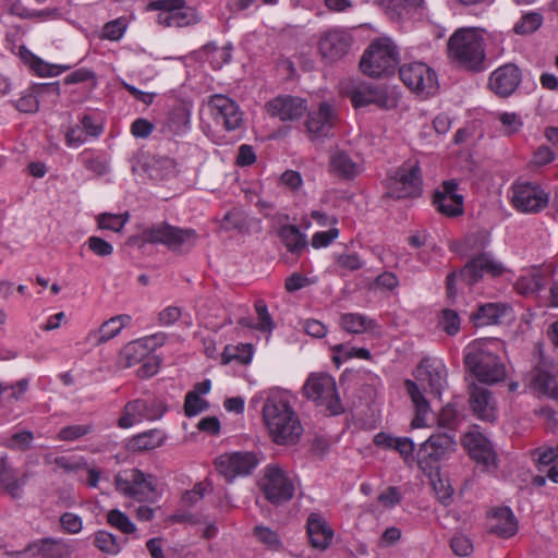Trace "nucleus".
I'll return each instance as SVG.
<instances>
[{
  "label": "nucleus",
  "mask_w": 558,
  "mask_h": 558,
  "mask_svg": "<svg viewBox=\"0 0 558 558\" xmlns=\"http://www.w3.org/2000/svg\"><path fill=\"white\" fill-rule=\"evenodd\" d=\"M126 27L128 24L122 17L107 22L101 29L100 38L111 41L120 40L123 37Z\"/></svg>",
  "instance_id": "nucleus-49"
},
{
  "label": "nucleus",
  "mask_w": 558,
  "mask_h": 558,
  "mask_svg": "<svg viewBox=\"0 0 558 558\" xmlns=\"http://www.w3.org/2000/svg\"><path fill=\"white\" fill-rule=\"evenodd\" d=\"M469 403L473 414L481 421L494 422L496 408L490 390L473 383L469 386Z\"/></svg>",
  "instance_id": "nucleus-25"
},
{
  "label": "nucleus",
  "mask_w": 558,
  "mask_h": 558,
  "mask_svg": "<svg viewBox=\"0 0 558 558\" xmlns=\"http://www.w3.org/2000/svg\"><path fill=\"white\" fill-rule=\"evenodd\" d=\"M15 108L23 113H36L39 110V100L29 86L22 93L21 97L14 102Z\"/></svg>",
  "instance_id": "nucleus-53"
},
{
  "label": "nucleus",
  "mask_w": 558,
  "mask_h": 558,
  "mask_svg": "<svg viewBox=\"0 0 558 558\" xmlns=\"http://www.w3.org/2000/svg\"><path fill=\"white\" fill-rule=\"evenodd\" d=\"M329 167L331 173L344 180H352L359 174L357 163L343 150H338L330 157Z\"/></svg>",
  "instance_id": "nucleus-33"
},
{
  "label": "nucleus",
  "mask_w": 558,
  "mask_h": 558,
  "mask_svg": "<svg viewBox=\"0 0 558 558\" xmlns=\"http://www.w3.org/2000/svg\"><path fill=\"white\" fill-rule=\"evenodd\" d=\"M146 11H159L157 23L165 27H185L199 22L198 14L185 0H154L147 3Z\"/></svg>",
  "instance_id": "nucleus-9"
},
{
  "label": "nucleus",
  "mask_w": 558,
  "mask_h": 558,
  "mask_svg": "<svg viewBox=\"0 0 558 558\" xmlns=\"http://www.w3.org/2000/svg\"><path fill=\"white\" fill-rule=\"evenodd\" d=\"M191 112L185 105H178L169 112L166 128L173 135H180L190 128Z\"/></svg>",
  "instance_id": "nucleus-36"
},
{
  "label": "nucleus",
  "mask_w": 558,
  "mask_h": 558,
  "mask_svg": "<svg viewBox=\"0 0 558 558\" xmlns=\"http://www.w3.org/2000/svg\"><path fill=\"white\" fill-rule=\"evenodd\" d=\"M340 325L350 333H362L373 328L376 324L373 319L359 313H347L341 316Z\"/></svg>",
  "instance_id": "nucleus-40"
},
{
  "label": "nucleus",
  "mask_w": 558,
  "mask_h": 558,
  "mask_svg": "<svg viewBox=\"0 0 558 558\" xmlns=\"http://www.w3.org/2000/svg\"><path fill=\"white\" fill-rule=\"evenodd\" d=\"M148 355L147 349L140 339L129 342L121 350V356L125 360V366L128 367L143 362Z\"/></svg>",
  "instance_id": "nucleus-42"
},
{
  "label": "nucleus",
  "mask_w": 558,
  "mask_h": 558,
  "mask_svg": "<svg viewBox=\"0 0 558 558\" xmlns=\"http://www.w3.org/2000/svg\"><path fill=\"white\" fill-rule=\"evenodd\" d=\"M107 522L112 527L124 534H132L136 531L135 524L119 509H111L107 513Z\"/></svg>",
  "instance_id": "nucleus-45"
},
{
  "label": "nucleus",
  "mask_w": 558,
  "mask_h": 558,
  "mask_svg": "<svg viewBox=\"0 0 558 558\" xmlns=\"http://www.w3.org/2000/svg\"><path fill=\"white\" fill-rule=\"evenodd\" d=\"M254 307L259 320L255 328L260 331H271L275 328V323L268 312L266 302L264 300H257Z\"/></svg>",
  "instance_id": "nucleus-57"
},
{
  "label": "nucleus",
  "mask_w": 558,
  "mask_h": 558,
  "mask_svg": "<svg viewBox=\"0 0 558 558\" xmlns=\"http://www.w3.org/2000/svg\"><path fill=\"white\" fill-rule=\"evenodd\" d=\"M253 351L251 343L228 344L221 354V363L229 364L231 361H238L242 364H248L252 361Z\"/></svg>",
  "instance_id": "nucleus-39"
},
{
  "label": "nucleus",
  "mask_w": 558,
  "mask_h": 558,
  "mask_svg": "<svg viewBox=\"0 0 558 558\" xmlns=\"http://www.w3.org/2000/svg\"><path fill=\"white\" fill-rule=\"evenodd\" d=\"M521 81V70L513 63H507L490 74L488 85L497 96L506 98L517 90Z\"/></svg>",
  "instance_id": "nucleus-21"
},
{
  "label": "nucleus",
  "mask_w": 558,
  "mask_h": 558,
  "mask_svg": "<svg viewBox=\"0 0 558 558\" xmlns=\"http://www.w3.org/2000/svg\"><path fill=\"white\" fill-rule=\"evenodd\" d=\"M423 180L418 162L403 163L389 179L386 196L395 199L416 198L422 195Z\"/></svg>",
  "instance_id": "nucleus-10"
},
{
  "label": "nucleus",
  "mask_w": 558,
  "mask_h": 558,
  "mask_svg": "<svg viewBox=\"0 0 558 558\" xmlns=\"http://www.w3.org/2000/svg\"><path fill=\"white\" fill-rule=\"evenodd\" d=\"M466 369L483 384H495L506 378V368L499 356L482 347H472L464 356Z\"/></svg>",
  "instance_id": "nucleus-7"
},
{
  "label": "nucleus",
  "mask_w": 558,
  "mask_h": 558,
  "mask_svg": "<svg viewBox=\"0 0 558 558\" xmlns=\"http://www.w3.org/2000/svg\"><path fill=\"white\" fill-rule=\"evenodd\" d=\"M209 408V402L197 395L196 391H189L184 399V414L193 417Z\"/></svg>",
  "instance_id": "nucleus-47"
},
{
  "label": "nucleus",
  "mask_w": 558,
  "mask_h": 558,
  "mask_svg": "<svg viewBox=\"0 0 558 558\" xmlns=\"http://www.w3.org/2000/svg\"><path fill=\"white\" fill-rule=\"evenodd\" d=\"M508 306L504 303H485L477 306L470 315V322L475 327H484L500 323L506 315Z\"/></svg>",
  "instance_id": "nucleus-30"
},
{
  "label": "nucleus",
  "mask_w": 558,
  "mask_h": 558,
  "mask_svg": "<svg viewBox=\"0 0 558 558\" xmlns=\"http://www.w3.org/2000/svg\"><path fill=\"white\" fill-rule=\"evenodd\" d=\"M29 68L38 75V76H56L60 74V71H54L57 69V64H50L37 56H32V62L29 63Z\"/></svg>",
  "instance_id": "nucleus-62"
},
{
  "label": "nucleus",
  "mask_w": 558,
  "mask_h": 558,
  "mask_svg": "<svg viewBox=\"0 0 558 558\" xmlns=\"http://www.w3.org/2000/svg\"><path fill=\"white\" fill-rule=\"evenodd\" d=\"M29 476L28 471L20 473L16 469H4L0 471V490L12 499H21Z\"/></svg>",
  "instance_id": "nucleus-28"
},
{
  "label": "nucleus",
  "mask_w": 558,
  "mask_h": 558,
  "mask_svg": "<svg viewBox=\"0 0 558 558\" xmlns=\"http://www.w3.org/2000/svg\"><path fill=\"white\" fill-rule=\"evenodd\" d=\"M156 477L140 469H125L114 476L116 490L138 502H155L157 500Z\"/></svg>",
  "instance_id": "nucleus-4"
},
{
  "label": "nucleus",
  "mask_w": 558,
  "mask_h": 558,
  "mask_svg": "<svg viewBox=\"0 0 558 558\" xmlns=\"http://www.w3.org/2000/svg\"><path fill=\"white\" fill-rule=\"evenodd\" d=\"M543 23V16L538 12H530L517 22L514 25V32L520 35L532 34L537 31Z\"/></svg>",
  "instance_id": "nucleus-46"
},
{
  "label": "nucleus",
  "mask_w": 558,
  "mask_h": 558,
  "mask_svg": "<svg viewBox=\"0 0 558 558\" xmlns=\"http://www.w3.org/2000/svg\"><path fill=\"white\" fill-rule=\"evenodd\" d=\"M45 459L46 462L54 463L58 468L64 470L66 473L76 472L83 470V468H87V461L83 458L60 456L51 459L50 456H46Z\"/></svg>",
  "instance_id": "nucleus-48"
},
{
  "label": "nucleus",
  "mask_w": 558,
  "mask_h": 558,
  "mask_svg": "<svg viewBox=\"0 0 558 558\" xmlns=\"http://www.w3.org/2000/svg\"><path fill=\"white\" fill-rule=\"evenodd\" d=\"M532 387L538 392L558 400V386L555 376L539 362L531 372Z\"/></svg>",
  "instance_id": "nucleus-31"
},
{
  "label": "nucleus",
  "mask_w": 558,
  "mask_h": 558,
  "mask_svg": "<svg viewBox=\"0 0 558 558\" xmlns=\"http://www.w3.org/2000/svg\"><path fill=\"white\" fill-rule=\"evenodd\" d=\"M547 281L548 275L538 269L529 276L518 279L515 289L519 293L524 295L536 294L545 289Z\"/></svg>",
  "instance_id": "nucleus-37"
},
{
  "label": "nucleus",
  "mask_w": 558,
  "mask_h": 558,
  "mask_svg": "<svg viewBox=\"0 0 558 558\" xmlns=\"http://www.w3.org/2000/svg\"><path fill=\"white\" fill-rule=\"evenodd\" d=\"M94 545L107 555L114 556L121 551V545L116 535L105 530H99L95 533Z\"/></svg>",
  "instance_id": "nucleus-41"
},
{
  "label": "nucleus",
  "mask_w": 558,
  "mask_h": 558,
  "mask_svg": "<svg viewBox=\"0 0 558 558\" xmlns=\"http://www.w3.org/2000/svg\"><path fill=\"white\" fill-rule=\"evenodd\" d=\"M386 5L387 10L401 17L404 13H408L412 9H416L421 5L423 0H381Z\"/></svg>",
  "instance_id": "nucleus-54"
},
{
  "label": "nucleus",
  "mask_w": 558,
  "mask_h": 558,
  "mask_svg": "<svg viewBox=\"0 0 558 558\" xmlns=\"http://www.w3.org/2000/svg\"><path fill=\"white\" fill-rule=\"evenodd\" d=\"M93 430L90 425H70L62 427L58 437L61 440L72 441L78 439Z\"/></svg>",
  "instance_id": "nucleus-60"
},
{
  "label": "nucleus",
  "mask_w": 558,
  "mask_h": 558,
  "mask_svg": "<svg viewBox=\"0 0 558 558\" xmlns=\"http://www.w3.org/2000/svg\"><path fill=\"white\" fill-rule=\"evenodd\" d=\"M60 523L63 530L70 534H76L83 529L82 518L72 512H64L60 517Z\"/></svg>",
  "instance_id": "nucleus-63"
},
{
  "label": "nucleus",
  "mask_w": 558,
  "mask_h": 558,
  "mask_svg": "<svg viewBox=\"0 0 558 558\" xmlns=\"http://www.w3.org/2000/svg\"><path fill=\"white\" fill-rule=\"evenodd\" d=\"M457 449L454 434H434L417 450V464L422 470H433L434 464L449 457Z\"/></svg>",
  "instance_id": "nucleus-15"
},
{
  "label": "nucleus",
  "mask_w": 558,
  "mask_h": 558,
  "mask_svg": "<svg viewBox=\"0 0 558 558\" xmlns=\"http://www.w3.org/2000/svg\"><path fill=\"white\" fill-rule=\"evenodd\" d=\"M489 532L502 538L517 534L518 520L509 507H499L494 510Z\"/></svg>",
  "instance_id": "nucleus-29"
},
{
  "label": "nucleus",
  "mask_w": 558,
  "mask_h": 558,
  "mask_svg": "<svg viewBox=\"0 0 558 558\" xmlns=\"http://www.w3.org/2000/svg\"><path fill=\"white\" fill-rule=\"evenodd\" d=\"M462 445L470 458L481 465L483 470L497 469V453L492 441L485 435L480 432H469L464 435Z\"/></svg>",
  "instance_id": "nucleus-20"
},
{
  "label": "nucleus",
  "mask_w": 558,
  "mask_h": 558,
  "mask_svg": "<svg viewBox=\"0 0 558 558\" xmlns=\"http://www.w3.org/2000/svg\"><path fill=\"white\" fill-rule=\"evenodd\" d=\"M88 248L99 257H107L113 253V246L99 236H89L87 240Z\"/></svg>",
  "instance_id": "nucleus-61"
},
{
  "label": "nucleus",
  "mask_w": 558,
  "mask_h": 558,
  "mask_svg": "<svg viewBox=\"0 0 558 558\" xmlns=\"http://www.w3.org/2000/svg\"><path fill=\"white\" fill-rule=\"evenodd\" d=\"M128 219H129L128 213H125L124 216L104 213L97 217V222H98V227L100 229L119 232L123 229Z\"/></svg>",
  "instance_id": "nucleus-51"
},
{
  "label": "nucleus",
  "mask_w": 558,
  "mask_h": 558,
  "mask_svg": "<svg viewBox=\"0 0 558 558\" xmlns=\"http://www.w3.org/2000/svg\"><path fill=\"white\" fill-rule=\"evenodd\" d=\"M120 331L116 319L111 317L105 322L97 331L90 332V337H97L96 343L101 344L114 338Z\"/></svg>",
  "instance_id": "nucleus-55"
},
{
  "label": "nucleus",
  "mask_w": 558,
  "mask_h": 558,
  "mask_svg": "<svg viewBox=\"0 0 558 558\" xmlns=\"http://www.w3.org/2000/svg\"><path fill=\"white\" fill-rule=\"evenodd\" d=\"M506 267L496 260L492 253L482 252L469 258L465 265L459 270L460 279L468 286L477 284L485 275L490 278H498L504 275Z\"/></svg>",
  "instance_id": "nucleus-16"
},
{
  "label": "nucleus",
  "mask_w": 558,
  "mask_h": 558,
  "mask_svg": "<svg viewBox=\"0 0 558 558\" xmlns=\"http://www.w3.org/2000/svg\"><path fill=\"white\" fill-rule=\"evenodd\" d=\"M306 533L311 545L320 550L329 547L333 538V530L326 519L317 512H312L306 520Z\"/></svg>",
  "instance_id": "nucleus-27"
},
{
  "label": "nucleus",
  "mask_w": 558,
  "mask_h": 558,
  "mask_svg": "<svg viewBox=\"0 0 558 558\" xmlns=\"http://www.w3.org/2000/svg\"><path fill=\"white\" fill-rule=\"evenodd\" d=\"M415 378L427 381L430 393L440 397L447 386V369L439 361L423 359L416 367Z\"/></svg>",
  "instance_id": "nucleus-24"
},
{
  "label": "nucleus",
  "mask_w": 558,
  "mask_h": 558,
  "mask_svg": "<svg viewBox=\"0 0 558 558\" xmlns=\"http://www.w3.org/2000/svg\"><path fill=\"white\" fill-rule=\"evenodd\" d=\"M549 195L537 183L524 182L513 185L512 205L525 214L539 213L547 207Z\"/></svg>",
  "instance_id": "nucleus-17"
},
{
  "label": "nucleus",
  "mask_w": 558,
  "mask_h": 558,
  "mask_svg": "<svg viewBox=\"0 0 558 558\" xmlns=\"http://www.w3.org/2000/svg\"><path fill=\"white\" fill-rule=\"evenodd\" d=\"M404 386L416 409V417L412 422V425L414 427H422L424 425V416L429 411V403L415 381L407 379Z\"/></svg>",
  "instance_id": "nucleus-35"
},
{
  "label": "nucleus",
  "mask_w": 558,
  "mask_h": 558,
  "mask_svg": "<svg viewBox=\"0 0 558 558\" xmlns=\"http://www.w3.org/2000/svg\"><path fill=\"white\" fill-rule=\"evenodd\" d=\"M259 464V459L252 451H234L217 457L214 461L216 471L231 483L238 476H247Z\"/></svg>",
  "instance_id": "nucleus-14"
},
{
  "label": "nucleus",
  "mask_w": 558,
  "mask_h": 558,
  "mask_svg": "<svg viewBox=\"0 0 558 558\" xmlns=\"http://www.w3.org/2000/svg\"><path fill=\"white\" fill-rule=\"evenodd\" d=\"M461 319L454 310L444 308L438 315V327L448 336H456L460 331Z\"/></svg>",
  "instance_id": "nucleus-44"
},
{
  "label": "nucleus",
  "mask_w": 558,
  "mask_h": 558,
  "mask_svg": "<svg viewBox=\"0 0 558 558\" xmlns=\"http://www.w3.org/2000/svg\"><path fill=\"white\" fill-rule=\"evenodd\" d=\"M303 395L324 405L332 416L344 412L335 378L328 374H311L303 386Z\"/></svg>",
  "instance_id": "nucleus-8"
},
{
  "label": "nucleus",
  "mask_w": 558,
  "mask_h": 558,
  "mask_svg": "<svg viewBox=\"0 0 558 558\" xmlns=\"http://www.w3.org/2000/svg\"><path fill=\"white\" fill-rule=\"evenodd\" d=\"M28 389V380L21 379L14 384L0 383V402L12 403L22 398Z\"/></svg>",
  "instance_id": "nucleus-43"
},
{
  "label": "nucleus",
  "mask_w": 558,
  "mask_h": 558,
  "mask_svg": "<svg viewBox=\"0 0 558 558\" xmlns=\"http://www.w3.org/2000/svg\"><path fill=\"white\" fill-rule=\"evenodd\" d=\"M163 440L165 434L161 430L149 429L129 439L126 449L132 452L147 451L160 447Z\"/></svg>",
  "instance_id": "nucleus-32"
},
{
  "label": "nucleus",
  "mask_w": 558,
  "mask_h": 558,
  "mask_svg": "<svg viewBox=\"0 0 558 558\" xmlns=\"http://www.w3.org/2000/svg\"><path fill=\"white\" fill-rule=\"evenodd\" d=\"M278 236L287 247L288 252L293 255H300L307 244L306 235L294 225H284L280 227Z\"/></svg>",
  "instance_id": "nucleus-34"
},
{
  "label": "nucleus",
  "mask_w": 558,
  "mask_h": 558,
  "mask_svg": "<svg viewBox=\"0 0 558 558\" xmlns=\"http://www.w3.org/2000/svg\"><path fill=\"white\" fill-rule=\"evenodd\" d=\"M268 113L281 121L300 120L307 111V101L291 95L277 96L266 104Z\"/></svg>",
  "instance_id": "nucleus-22"
},
{
  "label": "nucleus",
  "mask_w": 558,
  "mask_h": 558,
  "mask_svg": "<svg viewBox=\"0 0 558 558\" xmlns=\"http://www.w3.org/2000/svg\"><path fill=\"white\" fill-rule=\"evenodd\" d=\"M347 96L355 109L374 105L380 110L388 111L398 106L395 88L386 84L361 82L348 88Z\"/></svg>",
  "instance_id": "nucleus-6"
},
{
  "label": "nucleus",
  "mask_w": 558,
  "mask_h": 558,
  "mask_svg": "<svg viewBox=\"0 0 558 558\" xmlns=\"http://www.w3.org/2000/svg\"><path fill=\"white\" fill-rule=\"evenodd\" d=\"M34 433L31 430H20L14 433L5 442L11 450L27 451L32 448Z\"/></svg>",
  "instance_id": "nucleus-52"
},
{
  "label": "nucleus",
  "mask_w": 558,
  "mask_h": 558,
  "mask_svg": "<svg viewBox=\"0 0 558 558\" xmlns=\"http://www.w3.org/2000/svg\"><path fill=\"white\" fill-rule=\"evenodd\" d=\"M400 80L416 94L430 96L438 90L436 72L424 62H411L399 68Z\"/></svg>",
  "instance_id": "nucleus-13"
},
{
  "label": "nucleus",
  "mask_w": 558,
  "mask_h": 558,
  "mask_svg": "<svg viewBox=\"0 0 558 558\" xmlns=\"http://www.w3.org/2000/svg\"><path fill=\"white\" fill-rule=\"evenodd\" d=\"M354 38L342 27H330L322 32L317 40L318 53L325 64H335L349 54Z\"/></svg>",
  "instance_id": "nucleus-12"
},
{
  "label": "nucleus",
  "mask_w": 558,
  "mask_h": 558,
  "mask_svg": "<svg viewBox=\"0 0 558 558\" xmlns=\"http://www.w3.org/2000/svg\"><path fill=\"white\" fill-rule=\"evenodd\" d=\"M263 418L277 445H294L302 436V424L290 402L280 397H268L263 407Z\"/></svg>",
  "instance_id": "nucleus-1"
},
{
  "label": "nucleus",
  "mask_w": 558,
  "mask_h": 558,
  "mask_svg": "<svg viewBox=\"0 0 558 558\" xmlns=\"http://www.w3.org/2000/svg\"><path fill=\"white\" fill-rule=\"evenodd\" d=\"M253 534L260 543L271 549H279L281 547V541L278 534L269 527L260 525L255 526Z\"/></svg>",
  "instance_id": "nucleus-56"
},
{
  "label": "nucleus",
  "mask_w": 558,
  "mask_h": 558,
  "mask_svg": "<svg viewBox=\"0 0 558 558\" xmlns=\"http://www.w3.org/2000/svg\"><path fill=\"white\" fill-rule=\"evenodd\" d=\"M25 551H32L41 558H71L72 547L63 539L43 538L29 544L25 550L8 553L9 555L21 556Z\"/></svg>",
  "instance_id": "nucleus-26"
},
{
  "label": "nucleus",
  "mask_w": 558,
  "mask_h": 558,
  "mask_svg": "<svg viewBox=\"0 0 558 558\" xmlns=\"http://www.w3.org/2000/svg\"><path fill=\"white\" fill-rule=\"evenodd\" d=\"M258 486L265 498L275 506L290 501L295 490L293 481L278 464H268L264 469Z\"/></svg>",
  "instance_id": "nucleus-11"
},
{
  "label": "nucleus",
  "mask_w": 558,
  "mask_h": 558,
  "mask_svg": "<svg viewBox=\"0 0 558 558\" xmlns=\"http://www.w3.org/2000/svg\"><path fill=\"white\" fill-rule=\"evenodd\" d=\"M447 56L466 71L483 72L486 69L485 39L476 28H458L447 41Z\"/></svg>",
  "instance_id": "nucleus-2"
},
{
  "label": "nucleus",
  "mask_w": 558,
  "mask_h": 558,
  "mask_svg": "<svg viewBox=\"0 0 558 558\" xmlns=\"http://www.w3.org/2000/svg\"><path fill=\"white\" fill-rule=\"evenodd\" d=\"M430 484L437 496L438 501L448 507L452 504L454 489L448 477H444L437 469L435 474L430 475Z\"/></svg>",
  "instance_id": "nucleus-38"
},
{
  "label": "nucleus",
  "mask_w": 558,
  "mask_h": 558,
  "mask_svg": "<svg viewBox=\"0 0 558 558\" xmlns=\"http://www.w3.org/2000/svg\"><path fill=\"white\" fill-rule=\"evenodd\" d=\"M336 121L337 112L335 108L329 102L323 101L316 110L308 111L305 125L308 133L315 137H327Z\"/></svg>",
  "instance_id": "nucleus-23"
},
{
  "label": "nucleus",
  "mask_w": 558,
  "mask_h": 558,
  "mask_svg": "<svg viewBox=\"0 0 558 558\" xmlns=\"http://www.w3.org/2000/svg\"><path fill=\"white\" fill-rule=\"evenodd\" d=\"M399 52L392 44L373 43L360 60L361 71L371 77L390 76L399 66Z\"/></svg>",
  "instance_id": "nucleus-5"
},
{
  "label": "nucleus",
  "mask_w": 558,
  "mask_h": 558,
  "mask_svg": "<svg viewBox=\"0 0 558 558\" xmlns=\"http://www.w3.org/2000/svg\"><path fill=\"white\" fill-rule=\"evenodd\" d=\"M339 236V229L333 227L328 231H318L312 236V245L315 248L328 246L335 239Z\"/></svg>",
  "instance_id": "nucleus-64"
},
{
  "label": "nucleus",
  "mask_w": 558,
  "mask_h": 558,
  "mask_svg": "<svg viewBox=\"0 0 558 558\" xmlns=\"http://www.w3.org/2000/svg\"><path fill=\"white\" fill-rule=\"evenodd\" d=\"M198 235L192 228H180L170 225L167 221H159L144 227L138 235L131 236L128 244L163 245L171 252L178 253L190 251L195 246Z\"/></svg>",
  "instance_id": "nucleus-3"
},
{
  "label": "nucleus",
  "mask_w": 558,
  "mask_h": 558,
  "mask_svg": "<svg viewBox=\"0 0 558 558\" xmlns=\"http://www.w3.org/2000/svg\"><path fill=\"white\" fill-rule=\"evenodd\" d=\"M458 187L456 180H447L434 192L432 203L438 213L449 218L463 215L464 197L458 193Z\"/></svg>",
  "instance_id": "nucleus-19"
},
{
  "label": "nucleus",
  "mask_w": 558,
  "mask_h": 558,
  "mask_svg": "<svg viewBox=\"0 0 558 558\" xmlns=\"http://www.w3.org/2000/svg\"><path fill=\"white\" fill-rule=\"evenodd\" d=\"M450 547L452 551L460 557H468L473 551L472 541L463 534H456L452 536Z\"/></svg>",
  "instance_id": "nucleus-59"
},
{
  "label": "nucleus",
  "mask_w": 558,
  "mask_h": 558,
  "mask_svg": "<svg viewBox=\"0 0 558 558\" xmlns=\"http://www.w3.org/2000/svg\"><path fill=\"white\" fill-rule=\"evenodd\" d=\"M208 107L214 121L227 131H234L242 125L243 113L239 105L230 97L216 94L210 97Z\"/></svg>",
  "instance_id": "nucleus-18"
},
{
  "label": "nucleus",
  "mask_w": 558,
  "mask_h": 558,
  "mask_svg": "<svg viewBox=\"0 0 558 558\" xmlns=\"http://www.w3.org/2000/svg\"><path fill=\"white\" fill-rule=\"evenodd\" d=\"M35 96L39 100H45L47 97H51L50 101L56 104L60 96V83H35L31 85Z\"/></svg>",
  "instance_id": "nucleus-50"
},
{
  "label": "nucleus",
  "mask_w": 558,
  "mask_h": 558,
  "mask_svg": "<svg viewBox=\"0 0 558 558\" xmlns=\"http://www.w3.org/2000/svg\"><path fill=\"white\" fill-rule=\"evenodd\" d=\"M17 10V8H15ZM19 16L23 19H41V20H54L61 15V12L58 8H47L44 10H29L23 8L21 11L15 12Z\"/></svg>",
  "instance_id": "nucleus-58"
}]
</instances>
